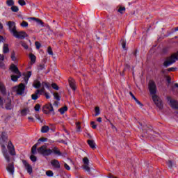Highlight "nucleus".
<instances>
[{
  "mask_svg": "<svg viewBox=\"0 0 178 178\" xmlns=\"http://www.w3.org/2000/svg\"><path fill=\"white\" fill-rule=\"evenodd\" d=\"M149 91L151 95H152V98L156 106L159 108L160 111H162V109H163V104L162 103V99L156 95V84L153 80L149 81Z\"/></svg>",
  "mask_w": 178,
  "mask_h": 178,
  "instance_id": "1",
  "label": "nucleus"
},
{
  "mask_svg": "<svg viewBox=\"0 0 178 178\" xmlns=\"http://www.w3.org/2000/svg\"><path fill=\"white\" fill-rule=\"evenodd\" d=\"M138 124L140 125L139 129H140L143 133L141 135V137L145 138H147L149 136H152L153 138H155V137H161L159 133L152 131V127H151V125H147L145 123L143 124L141 122H138Z\"/></svg>",
  "mask_w": 178,
  "mask_h": 178,
  "instance_id": "2",
  "label": "nucleus"
},
{
  "mask_svg": "<svg viewBox=\"0 0 178 178\" xmlns=\"http://www.w3.org/2000/svg\"><path fill=\"white\" fill-rule=\"evenodd\" d=\"M36 152L42 156H49L52 155V149H47V145H42L40 147L36 148Z\"/></svg>",
  "mask_w": 178,
  "mask_h": 178,
  "instance_id": "3",
  "label": "nucleus"
},
{
  "mask_svg": "<svg viewBox=\"0 0 178 178\" xmlns=\"http://www.w3.org/2000/svg\"><path fill=\"white\" fill-rule=\"evenodd\" d=\"M13 92H16V95H20L21 97L24 95V91H26V85L23 83H19L13 87Z\"/></svg>",
  "mask_w": 178,
  "mask_h": 178,
  "instance_id": "4",
  "label": "nucleus"
},
{
  "mask_svg": "<svg viewBox=\"0 0 178 178\" xmlns=\"http://www.w3.org/2000/svg\"><path fill=\"white\" fill-rule=\"evenodd\" d=\"M168 60H165L163 63V67H169V66H171V65H173L176 62V60H178V51H177L176 54H172L171 56L168 57Z\"/></svg>",
  "mask_w": 178,
  "mask_h": 178,
  "instance_id": "5",
  "label": "nucleus"
},
{
  "mask_svg": "<svg viewBox=\"0 0 178 178\" xmlns=\"http://www.w3.org/2000/svg\"><path fill=\"white\" fill-rule=\"evenodd\" d=\"M42 112H44L45 115H49L51 112L52 113V115H55V111H54V106H52V104L51 103L43 106Z\"/></svg>",
  "mask_w": 178,
  "mask_h": 178,
  "instance_id": "6",
  "label": "nucleus"
},
{
  "mask_svg": "<svg viewBox=\"0 0 178 178\" xmlns=\"http://www.w3.org/2000/svg\"><path fill=\"white\" fill-rule=\"evenodd\" d=\"M48 141V139L47 138H40L38 140V143H35L32 147H31V154L33 155H35L37 154V146L40 145L41 143H47Z\"/></svg>",
  "mask_w": 178,
  "mask_h": 178,
  "instance_id": "7",
  "label": "nucleus"
},
{
  "mask_svg": "<svg viewBox=\"0 0 178 178\" xmlns=\"http://www.w3.org/2000/svg\"><path fill=\"white\" fill-rule=\"evenodd\" d=\"M6 24L8 27V30L10 34L13 35L17 31L16 27V22L13 21H8Z\"/></svg>",
  "mask_w": 178,
  "mask_h": 178,
  "instance_id": "8",
  "label": "nucleus"
},
{
  "mask_svg": "<svg viewBox=\"0 0 178 178\" xmlns=\"http://www.w3.org/2000/svg\"><path fill=\"white\" fill-rule=\"evenodd\" d=\"M13 37L15 38H18V40H24L26 37H29V35H27V33L25 31H17L13 35Z\"/></svg>",
  "mask_w": 178,
  "mask_h": 178,
  "instance_id": "9",
  "label": "nucleus"
},
{
  "mask_svg": "<svg viewBox=\"0 0 178 178\" xmlns=\"http://www.w3.org/2000/svg\"><path fill=\"white\" fill-rule=\"evenodd\" d=\"M1 152L8 163L10 162V156H9V153L8 152V149H6V146L5 145H1Z\"/></svg>",
  "mask_w": 178,
  "mask_h": 178,
  "instance_id": "10",
  "label": "nucleus"
},
{
  "mask_svg": "<svg viewBox=\"0 0 178 178\" xmlns=\"http://www.w3.org/2000/svg\"><path fill=\"white\" fill-rule=\"evenodd\" d=\"M167 101L169 102V105L172 108V109H178V102L177 100H175L170 96H168Z\"/></svg>",
  "mask_w": 178,
  "mask_h": 178,
  "instance_id": "11",
  "label": "nucleus"
},
{
  "mask_svg": "<svg viewBox=\"0 0 178 178\" xmlns=\"http://www.w3.org/2000/svg\"><path fill=\"white\" fill-rule=\"evenodd\" d=\"M7 148L8 149V152L10 155L12 156H15L16 155V151L15 150V146L13 145V143H12V141H9Z\"/></svg>",
  "mask_w": 178,
  "mask_h": 178,
  "instance_id": "12",
  "label": "nucleus"
},
{
  "mask_svg": "<svg viewBox=\"0 0 178 178\" xmlns=\"http://www.w3.org/2000/svg\"><path fill=\"white\" fill-rule=\"evenodd\" d=\"M6 170L12 175H15V164L13 163H8Z\"/></svg>",
  "mask_w": 178,
  "mask_h": 178,
  "instance_id": "13",
  "label": "nucleus"
},
{
  "mask_svg": "<svg viewBox=\"0 0 178 178\" xmlns=\"http://www.w3.org/2000/svg\"><path fill=\"white\" fill-rule=\"evenodd\" d=\"M22 163L23 165L25 166L28 173H29V175H31L33 173V167H31L26 160H23Z\"/></svg>",
  "mask_w": 178,
  "mask_h": 178,
  "instance_id": "14",
  "label": "nucleus"
},
{
  "mask_svg": "<svg viewBox=\"0 0 178 178\" xmlns=\"http://www.w3.org/2000/svg\"><path fill=\"white\" fill-rule=\"evenodd\" d=\"M10 70H11V72H13V73H14L15 74H22L17 66H16V65L15 64H12L10 66Z\"/></svg>",
  "mask_w": 178,
  "mask_h": 178,
  "instance_id": "15",
  "label": "nucleus"
},
{
  "mask_svg": "<svg viewBox=\"0 0 178 178\" xmlns=\"http://www.w3.org/2000/svg\"><path fill=\"white\" fill-rule=\"evenodd\" d=\"M68 81H69L70 88H72V90L73 91H76V81H74V79H72V78H70L68 79Z\"/></svg>",
  "mask_w": 178,
  "mask_h": 178,
  "instance_id": "16",
  "label": "nucleus"
},
{
  "mask_svg": "<svg viewBox=\"0 0 178 178\" xmlns=\"http://www.w3.org/2000/svg\"><path fill=\"white\" fill-rule=\"evenodd\" d=\"M51 165L53 168H55V169H60V163H59V161L56 159L52 160L51 161Z\"/></svg>",
  "mask_w": 178,
  "mask_h": 178,
  "instance_id": "17",
  "label": "nucleus"
},
{
  "mask_svg": "<svg viewBox=\"0 0 178 178\" xmlns=\"http://www.w3.org/2000/svg\"><path fill=\"white\" fill-rule=\"evenodd\" d=\"M0 92L2 95H6V86L3 84V82L0 81Z\"/></svg>",
  "mask_w": 178,
  "mask_h": 178,
  "instance_id": "18",
  "label": "nucleus"
},
{
  "mask_svg": "<svg viewBox=\"0 0 178 178\" xmlns=\"http://www.w3.org/2000/svg\"><path fill=\"white\" fill-rule=\"evenodd\" d=\"M51 154H54L55 155H58L60 156L62 155V152H60V150L58 149L57 147H54L53 149H51Z\"/></svg>",
  "mask_w": 178,
  "mask_h": 178,
  "instance_id": "19",
  "label": "nucleus"
},
{
  "mask_svg": "<svg viewBox=\"0 0 178 178\" xmlns=\"http://www.w3.org/2000/svg\"><path fill=\"white\" fill-rule=\"evenodd\" d=\"M17 75H12L11 80L12 81L16 82L20 77H22V74H16Z\"/></svg>",
  "mask_w": 178,
  "mask_h": 178,
  "instance_id": "20",
  "label": "nucleus"
},
{
  "mask_svg": "<svg viewBox=\"0 0 178 178\" xmlns=\"http://www.w3.org/2000/svg\"><path fill=\"white\" fill-rule=\"evenodd\" d=\"M131 97L134 99V101L139 105L140 106H143V104H141V102H140L138 99H136V96L133 94V92H129Z\"/></svg>",
  "mask_w": 178,
  "mask_h": 178,
  "instance_id": "21",
  "label": "nucleus"
},
{
  "mask_svg": "<svg viewBox=\"0 0 178 178\" xmlns=\"http://www.w3.org/2000/svg\"><path fill=\"white\" fill-rule=\"evenodd\" d=\"M88 144L89 147H90V148H92V149H95V148H96L95 142H94V140H88Z\"/></svg>",
  "mask_w": 178,
  "mask_h": 178,
  "instance_id": "22",
  "label": "nucleus"
},
{
  "mask_svg": "<svg viewBox=\"0 0 178 178\" xmlns=\"http://www.w3.org/2000/svg\"><path fill=\"white\" fill-rule=\"evenodd\" d=\"M38 94H40V90H36L34 94L31 95V99L33 101H37L38 99Z\"/></svg>",
  "mask_w": 178,
  "mask_h": 178,
  "instance_id": "23",
  "label": "nucleus"
},
{
  "mask_svg": "<svg viewBox=\"0 0 178 178\" xmlns=\"http://www.w3.org/2000/svg\"><path fill=\"white\" fill-rule=\"evenodd\" d=\"M30 19L31 20H35L36 23H38V24H40L41 26H42V27H44V22L41 19L35 17H30Z\"/></svg>",
  "mask_w": 178,
  "mask_h": 178,
  "instance_id": "24",
  "label": "nucleus"
},
{
  "mask_svg": "<svg viewBox=\"0 0 178 178\" xmlns=\"http://www.w3.org/2000/svg\"><path fill=\"white\" fill-rule=\"evenodd\" d=\"M29 58L31 59V63H35V60H37V57L35 56V55H34L33 54H30Z\"/></svg>",
  "mask_w": 178,
  "mask_h": 178,
  "instance_id": "25",
  "label": "nucleus"
},
{
  "mask_svg": "<svg viewBox=\"0 0 178 178\" xmlns=\"http://www.w3.org/2000/svg\"><path fill=\"white\" fill-rule=\"evenodd\" d=\"M3 54L9 53V45L8 44H4L3 47Z\"/></svg>",
  "mask_w": 178,
  "mask_h": 178,
  "instance_id": "26",
  "label": "nucleus"
},
{
  "mask_svg": "<svg viewBox=\"0 0 178 178\" xmlns=\"http://www.w3.org/2000/svg\"><path fill=\"white\" fill-rule=\"evenodd\" d=\"M49 131V127L44 125L41 128V133H48Z\"/></svg>",
  "mask_w": 178,
  "mask_h": 178,
  "instance_id": "27",
  "label": "nucleus"
},
{
  "mask_svg": "<svg viewBox=\"0 0 178 178\" xmlns=\"http://www.w3.org/2000/svg\"><path fill=\"white\" fill-rule=\"evenodd\" d=\"M33 87L34 88L38 89L40 87H41V82L40 81H35L33 83Z\"/></svg>",
  "mask_w": 178,
  "mask_h": 178,
  "instance_id": "28",
  "label": "nucleus"
},
{
  "mask_svg": "<svg viewBox=\"0 0 178 178\" xmlns=\"http://www.w3.org/2000/svg\"><path fill=\"white\" fill-rule=\"evenodd\" d=\"M11 59L13 62H15V63H17V58H16V53H15V51H13L11 53Z\"/></svg>",
  "mask_w": 178,
  "mask_h": 178,
  "instance_id": "29",
  "label": "nucleus"
},
{
  "mask_svg": "<svg viewBox=\"0 0 178 178\" xmlns=\"http://www.w3.org/2000/svg\"><path fill=\"white\" fill-rule=\"evenodd\" d=\"M6 109L7 111L12 110V101L9 100L8 103L6 104Z\"/></svg>",
  "mask_w": 178,
  "mask_h": 178,
  "instance_id": "30",
  "label": "nucleus"
},
{
  "mask_svg": "<svg viewBox=\"0 0 178 178\" xmlns=\"http://www.w3.org/2000/svg\"><path fill=\"white\" fill-rule=\"evenodd\" d=\"M66 111H67V106H66L58 109V112H60V113L61 115L65 114V112H66Z\"/></svg>",
  "mask_w": 178,
  "mask_h": 178,
  "instance_id": "31",
  "label": "nucleus"
},
{
  "mask_svg": "<svg viewBox=\"0 0 178 178\" xmlns=\"http://www.w3.org/2000/svg\"><path fill=\"white\" fill-rule=\"evenodd\" d=\"M6 3L8 6H13L15 5V1L13 0H7Z\"/></svg>",
  "mask_w": 178,
  "mask_h": 178,
  "instance_id": "32",
  "label": "nucleus"
},
{
  "mask_svg": "<svg viewBox=\"0 0 178 178\" xmlns=\"http://www.w3.org/2000/svg\"><path fill=\"white\" fill-rule=\"evenodd\" d=\"M83 162L85 165H90V160L87 157H84L83 159Z\"/></svg>",
  "mask_w": 178,
  "mask_h": 178,
  "instance_id": "33",
  "label": "nucleus"
},
{
  "mask_svg": "<svg viewBox=\"0 0 178 178\" xmlns=\"http://www.w3.org/2000/svg\"><path fill=\"white\" fill-rule=\"evenodd\" d=\"M11 10H12V12L17 13V12H19V7H17L16 6H13L11 7Z\"/></svg>",
  "mask_w": 178,
  "mask_h": 178,
  "instance_id": "34",
  "label": "nucleus"
},
{
  "mask_svg": "<svg viewBox=\"0 0 178 178\" xmlns=\"http://www.w3.org/2000/svg\"><path fill=\"white\" fill-rule=\"evenodd\" d=\"M95 116H99V115L101 113V112L99 111V107H95Z\"/></svg>",
  "mask_w": 178,
  "mask_h": 178,
  "instance_id": "35",
  "label": "nucleus"
},
{
  "mask_svg": "<svg viewBox=\"0 0 178 178\" xmlns=\"http://www.w3.org/2000/svg\"><path fill=\"white\" fill-rule=\"evenodd\" d=\"M80 122H76V131L80 132L81 131V126L80 125Z\"/></svg>",
  "mask_w": 178,
  "mask_h": 178,
  "instance_id": "36",
  "label": "nucleus"
},
{
  "mask_svg": "<svg viewBox=\"0 0 178 178\" xmlns=\"http://www.w3.org/2000/svg\"><path fill=\"white\" fill-rule=\"evenodd\" d=\"M1 138H2L3 141H5V140H6V138H8V135L6 134V132L1 133Z\"/></svg>",
  "mask_w": 178,
  "mask_h": 178,
  "instance_id": "37",
  "label": "nucleus"
},
{
  "mask_svg": "<svg viewBox=\"0 0 178 178\" xmlns=\"http://www.w3.org/2000/svg\"><path fill=\"white\" fill-rule=\"evenodd\" d=\"M46 175L48 177H52V176H54V172H52V170H48L46 172Z\"/></svg>",
  "mask_w": 178,
  "mask_h": 178,
  "instance_id": "38",
  "label": "nucleus"
},
{
  "mask_svg": "<svg viewBox=\"0 0 178 178\" xmlns=\"http://www.w3.org/2000/svg\"><path fill=\"white\" fill-rule=\"evenodd\" d=\"M83 169L86 170V172H88V173H90V172H91V169L88 167V165H84L83 167Z\"/></svg>",
  "mask_w": 178,
  "mask_h": 178,
  "instance_id": "39",
  "label": "nucleus"
},
{
  "mask_svg": "<svg viewBox=\"0 0 178 178\" xmlns=\"http://www.w3.org/2000/svg\"><path fill=\"white\" fill-rule=\"evenodd\" d=\"M167 165L168 166L169 169H172V168H173V162H172V161L169 160L167 162Z\"/></svg>",
  "mask_w": 178,
  "mask_h": 178,
  "instance_id": "40",
  "label": "nucleus"
},
{
  "mask_svg": "<svg viewBox=\"0 0 178 178\" xmlns=\"http://www.w3.org/2000/svg\"><path fill=\"white\" fill-rule=\"evenodd\" d=\"M54 97L57 101H60V97H59V94L58 92L54 93Z\"/></svg>",
  "mask_w": 178,
  "mask_h": 178,
  "instance_id": "41",
  "label": "nucleus"
},
{
  "mask_svg": "<svg viewBox=\"0 0 178 178\" xmlns=\"http://www.w3.org/2000/svg\"><path fill=\"white\" fill-rule=\"evenodd\" d=\"M24 77H26L27 79H30L31 77V71H28L26 74H24Z\"/></svg>",
  "mask_w": 178,
  "mask_h": 178,
  "instance_id": "42",
  "label": "nucleus"
},
{
  "mask_svg": "<svg viewBox=\"0 0 178 178\" xmlns=\"http://www.w3.org/2000/svg\"><path fill=\"white\" fill-rule=\"evenodd\" d=\"M21 45L24 48V49H29V45H27V43L21 42Z\"/></svg>",
  "mask_w": 178,
  "mask_h": 178,
  "instance_id": "43",
  "label": "nucleus"
},
{
  "mask_svg": "<svg viewBox=\"0 0 178 178\" xmlns=\"http://www.w3.org/2000/svg\"><path fill=\"white\" fill-rule=\"evenodd\" d=\"M34 109L36 112H38L40 111V109H41V105H40L39 104H37L35 107Z\"/></svg>",
  "mask_w": 178,
  "mask_h": 178,
  "instance_id": "44",
  "label": "nucleus"
},
{
  "mask_svg": "<svg viewBox=\"0 0 178 178\" xmlns=\"http://www.w3.org/2000/svg\"><path fill=\"white\" fill-rule=\"evenodd\" d=\"M30 159L32 162H37V156L34 155H31Z\"/></svg>",
  "mask_w": 178,
  "mask_h": 178,
  "instance_id": "45",
  "label": "nucleus"
},
{
  "mask_svg": "<svg viewBox=\"0 0 178 178\" xmlns=\"http://www.w3.org/2000/svg\"><path fill=\"white\" fill-rule=\"evenodd\" d=\"M125 10H126V8L120 7V8L118 10V12H119V13L123 14V12H124Z\"/></svg>",
  "mask_w": 178,
  "mask_h": 178,
  "instance_id": "46",
  "label": "nucleus"
},
{
  "mask_svg": "<svg viewBox=\"0 0 178 178\" xmlns=\"http://www.w3.org/2000/svg\"><path fill=\"white\" fill-rule=\"evenodd\" d=\"M22 27H29V22L23 21L21 24Z\"/></svg>",
  "mask_w": 178,
  "mask_h": 178,
  "instance_id": "47",
  "label": "nucleus"
},
{
  "mask_svg": "<svg viewBox=\"0 0 178 178\" xmlns=\"http://www.w3.org/2000/svg\"><path fill=\"white\" fill-rule=\"evenodd\" d=\"M18 3L21 6H24L26 5V1L24 0H19Z\"/></svg>",
  "mask_w": 178,
  "mask_h": 178,
  "instance_id": "48",
  "label": "nucleus"
},
{
  "mask_svg": "<svg viewBox=\"0 0 178 178\" xmlns=\"http://www.w3.org/2000/svg\"><path fill=\"white\" fill-rule=\"evenodd\" d=\"M51 87L52 88H54V90H59V86H58L56 83H52Z\"/></svg>",
  "mask_w": 178,
  "mask_h": 178,
  "instance_id": "49",
  "label": "nucleus"
},
{
  "mask_svg": "<svg viewBox=\"0 0 178 178\" xmlns=\"http://www.w3.org/2000/svg\"><path fill=\"white\" fill-rule=\"evenodd\" d=\"M38 70H44V69H45V65L44 64H40L38 66Z\"/></svg>",
  "mask_w": 178,
  "mask_h": 178,
  "instance_id": "50",
  "label": "nucleus"
},
{
  "mask_svg": "<svg viewBox=\"0 0 178 178\" xmlns=\"http://www.w3.org/2000/svg\"><path fill=\"white\" fill-rule=\"evenodd\" d=\"M177 70V67H170L167 69V72H176Z\"/></svg>",
  "mask_w": 178,
  "mask_h": 178,
  "instance_id": "51",
  "label": "nucleus"
},
{
  "mask_svg": "<svg viewBox=\"0 0 178 178\" xmlns=\"http://www.w3.org/2000/svg\"><path fill=\"white\" fill-rule=\"evenodd\" d=\"M47 52L49 55H54V52L52 51V48H51V47H48Z\"/></svg>",
  "mask_w": 178,
  "mask_h": 178,
  "instance_id": "52",
  "label": "nucleus"
},
{
  "mask_svg": "<svg viewBox=\"0 0 178 178\" xmlns=\"http://www.w3.org/2000/svg\"><path fill=\"white\" fill-rule=\"evenodd\" d=\"M35 45L37 49H40V48H41V43H40L39 42H35Z\"/></svg>",
  "mask_w": 178,
  "mask_h": 178,
  "instance_id": "53",
  "label": "nucleus"
},
{
  "mask_svg": "<svg viewBox=\"0 0 178 178\" xmlns=\"http://www.w3.org/2000/svg\"><path fill=\"white\" fill-rule=\"evenodd\" d=\"M43 86L44 87H46L47 88V90H49V88H51V85H49L48 83L47 82H44L43 83Z\"/></svg>",
  "mask_w": 178,
  "mask_h": 178,
  "instance_id": "54",
  "label": "nucleus"
},
{
  "mask_svg": "<svg viewBox=\"0 0 178 178\" xmlns=\"http://www.w3.org/2000/svg\"><path fill=\"white\" fill-rule=\"evenodd\" d=\"M90 124H91V126H92V129H97V124H95V122L92 121V122H90Z\"/></svg>",
  "mask_w": 178,
  "mask_h": 178,
  "instance_id": "55",
  "label": "nucleus"
},
{
  "mask_svg": "<svg viewBox=\"0 0 178 178\" xmlns=\"http://www.w3.org/2000/svg\"><path fill=\"white\" fill-rule=\"evenodd\" d=\"M27 111H29V109H27V108H24V109L22 110L21 113H22V115H27Z\"/></svg>",
  "mask_w": 178,
  "mask_h": 178,
  "instance_id": "56",
  "label": "nucleus"
},
{
  "mask_svg": "<svg viewBox=\"0 0 178 178\" xmlns=\"http://www.w3.org/2000/svg\"><path fill=\"white\" fill-rule=\"evenodd\" d=\"M64 168L65 169H66V170H70V166H69V165H67V163H64Z\"/></svg>",
  "mask_w": 178,
  "mask_h": 178,
  "instance_id": "57",
  "label": "nucleus"
},
{
  "mask_svg": "<svg viewBox=\"0 0 178 178\" xmlns=\"http://www.w3.org/2000/svg\"><path fill=\"white\" fill-rule=\"evenodd\" d=\"M0 67L1 69H5V63L2 61L0 62Z\"/></svg>",
  "mask_w": 178,
  "mask_h": 178,
  "instance_id": "58",
  "label": "nucleus"
},
{
  "mask_svg": "<svg viewBox=\"0 0 178 178\" xmlns=\"http://www.w3.org/2000/svg\"><path fill=\"white\" fill-rule=\"evenodd\" d=\"M122 47L123 49H126V42L124 40H123L122 42Z\"/></svg>",
  "mask_w": 178,
  "mask_h": 178,
  "instance_id": "59",
  "label": "nucleus"
},
{
  "mask_svg": "<svg viewBox=\"0 0 178 178\" xmlns=\"http://www.w3.org/2000/svg\"><path fill=\"white\" fill-rule=\"evenodd\" d=\"M0 106H3V99L0 97Z\"/></svg>",
  "mask_w": 178,
  "mask_h": 178,
  "instance_id": "60",
  "label": "nucleus"
},
{
  "mask_svg": "<svg viewBox=\"0 0 178 178\" xmlns=\"http://www.w3.org/2000/svg\"><path fill=\"white\" fill-rule=\"evenodd\" d=\"M0 42H5V39L2 35H0Z\"/></svg>",
  "mask_w": 178,
  "mask_h": 178,
  "instance_id": "61",
  "label": "nucleus"
},
{
  "mask_svg": "<svg viewBox=\"0 0 178 178\" xmlns=\"http://www.w3.org/2000/svg\"><path fill=\"white\" fill-rule=\"evenodd\" d=\"M29 79H30L29 78H26V76H24V82H25L26 84L29 83Z\"/></svg>",
  "mask_w": 178,
  "mask_h": 178,
  "instance_id": "62",
  "label": "nucleus"
},
{
  "mask_svg": "<svg viewBox=\"0 0 178 178\" xmlns=\"http://www.w3.org/2000/svg\"><path fill=\"white\" fill-rule=\"evenodd\" d=\"M44 96H45L47 99H49V98H51V96H49V95L48 93H45Z\"/></svg>",
  "mask_w": 178,
  "mask_h": 178,
  "instance_id": "63",
  "label": "nucleus"
},
{
  "mask_svg": "<svg viewBox=\"0 0 178 178\" xmlns=\"http://www.w3.org/2000/svg\"><path fill=\"white\" fill-rule=\"evenodd\" d=\"M5 56L3 55L0 54V60H4Z\"/></svg>",
  "mask_w": 178,
  "mask_h": 178,
  "instance_id": "64",
  "label": "nucleus"
}]
</instances>
